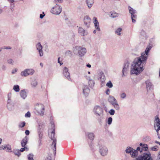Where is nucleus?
<instances>
[{
	"label": "nucleus",
	"instance_id": "1",
	"mask_svg": "<svg viewBox=\"0 0 160 160\" xmlns=\"http://www.w3.org/2000/svg\"><path fill=\"white\" fill-rule=\"evenodd\" d=\"M151 46L148 47L144 52L142 53L141 56L135 59L132 62L130 70L131 74L138 75L140 73L144 70V65L146 63L148 58V54L151 49Z\"/></svg>",
	"mask_w": 160,
	"mask_h": 160
},
{
	"label": "nucleus",
	"instance_id": "2",
	"mask_svg": "<svg viewBox=\"0 0 160 160\" xmlns=\"http://www.w3.org/2000/svg\"><path fill=\"white\" fill-rule=\"evenodd\" d=\"M93 112L98 118V121L101 122V119L103 118V110L102 108L99 106H96L93 108Z\"/></svg>",
	"mask_w": 160,
	"mask_h": 160
},
{
	"label": "nucleus",
	"instance_id": "3",
	"mask_svg": "<svg viewBox=\"0 0 160 160\" xmlns=\"http://www.w3.org/2000/svg\"><path fill=\"white\" fill-rule=\"evenodd\" d=\"M51 123L52 124V127L53 130L51 132V133H49V136L50 138L52 140H53L52 144L51 145V148L53 150H54V154L55 155L56 153L57 141L56 139L54 138V125L53 124V122H51Z\"/></svg>",
	"mask_w": 160,
	"mask_h": 160
},
{
	"label": "nucleus",
	"instance_id": "4",
	"mask_svg": "<svg viewBox=\"0 0 160 160\" xmlns=\"http://www.w3.org/2000/svg\"><path fill=\"white\" fill-rule=\"evenodd\" d=\"M78 51L79 56L82 57L87 52L86 48L80 46H76L73 48V51L74 52Z\"/></svg>",
	"mask_w": 160,
	"mask_h": 160
},
{
	"label": "nucleus",
	"instance_id": "5",
	"mask_svg": "<svg viewBox=\"0 0 160 160\" xmlns=\"http://www.w3.org/2000/svg\"><path fill=\"white\" fill-rule=\"evenodd\" d=\"M62 11V7L56 4V5L52 8L50 12L53 14L58 15L61 13Z\"/></svg>",
	"mask_w": 160,
	"mask_h": 160
},
{
	"label": "nucleus",
	"instance_id": "6",
	"mask_svg": "<svg viewBox=\"0 0 160 160\" xmlns=\"http://www.w3.org/2000/svg\"><path fill=\"white\" fill-rule=\"evenodd\" d=\"M36 109L37 112L39 115L43 116L44 113V107L42 104L37 105L36 107Z\"/></svg>",
	"mask_w": 160,
	"mask_h": 160
},
{
	"label": "nucleus",
	"instance_id": "7",
	"mask_svg": "<svg viewBox=\"0 0 160 160\" xmlns=\"http://www.w3.org/2000/svg\"><path fill=\"white\" fill-rule=\"evenodd\" d=\"M137 158L138 160H152L149 152L148 153H144L142 155L138 157Z\"/></svg>",
	"mask_w": 160,
	"mask_h": 160
},
{
	"label": "nucleus",
	"instance_id": "8",
	"mask_svg": "<svg viewBox=\"0 0 160 160\" xmlns=\"http://www.w3.org/2000/svg\"><path fill=\"white\" fill-rule=\"evenodd\" d=\"M34 72V70L32 69H27L21 72V75L22 77H27L28 75H32Z\"/></svg>",
	"mask_w": 160,
	"mask_h": 160
},
{
	"label": "nucleus",
	"instance_id": "9",
	"mask_svg": "<svg viewBox=\"0 0 160 160\" xmlns=\"http://www.w3.org/2000/svg\"><path fill=\"white\" fill-rule=\"evenodd\" d=\"M139 145L141 147H138L137 150H138L140 153H142L143 151H147L148 149V147L147 144L141 143Z\"/></svg>",
	"mask_w": 160,
	"mask_h": 160
},
{
	"label": "nucleus",
	"instance_id": "10",
	"mask_svg": "<svg viewBox=\"0 0 160 160\" xmlns=\"http://www.w3.org/2000/svg\"><path fill=\"white\" fill-rule=\"evenodd\" d=\"M99 152L102 156H105L108 153V148L105 146H100L99 147Z\"/></svg>",
	"mask_w": 160,
	"mask_h": 160
},
{
	"label": "nucleus",
	"instance_id": "11",
	"mask_svg": "<svg viewBox=\"0 0 160 160\" xmlns=\"http://www.w3.org/2000/svg\"><path fill=\"white\" fill-rule=\"evenodd\" d=\"M146 84L147 91L148 92H152L153 90V86L152 82L150 80H148L146 81Z\"/></svg>",
	"mask_w": 160,
	"mask_h": 160
},
{
	"label": "nucleus",
	"instance_id": "12",
	"mask_svg": "<svg viewBox=\"0 0 160 160\" xmlns=\"http://www.w3.org/2000/svg\"><path fill=\"white\" fill-rule=\"evenodd\" d=\"M63 75L65 78L69 81H71V79L70 77V73L68 72V69L66 67H64L63 70Z\"/></svg>",
	"mask_w": 160,
	"mask_h": 160
},
{
	"label": "nucleus",
	"instance_id": "13",
	"mask_svg": "<svg viewBox=\"0 0 160 160\" xmlns=\"http://www.w3.org/2000/svg\"><path fill=\"white\" fill-rule=\"evenodd\" d=\"M155 124L154 125V127L156 128V126L157 127V129H155L157 132L158 133V131L160 130V121L159 118L158 116H156L155 118Z\"/></svg>",
	"mask_w": 160,
	"mask_h": 160
},
{
	"label": "nucleus",
	"instance_id": "14",
	"mask_svg": "<svg viewBox=\"0 0 160 160\" xmlns=\"http://www.w3.org/2000/svg\"><path fill=\"white\" fill-rule=\"evenodd\" d=\"M36 48L39 52L40 56L41 57L43 55V52L42 50V47L40 42H39L36 45Z\"/></svg>",
	"mask_w": 160,
	"mask_h": 160
},
{
	"label": "nucleus",
	"instance_id": "15",
	"mask_svg": "<svg viewBox=\"0 0 160 160\" xmlns=\"http://www.w3.org/2000/svg\"><path fill=\"white\" fill-rule=\"evenodd\" d=\"M93 21L95 28L98 31H100V29L99 28V23L98 21L97 18L95 17H94L93 19Z\"/></svg>",
	"mask_w": 160,
	"mask_h": 160
},
{
	"label": "nucleus",
	"instance_id": "16",
	"mask_svg": "<svg viewBox=\"0 0 160 160\" xmlns=\"http://www.w3.org/2000/svg\"><path fill=\"white\" fill-rule=\"evenodd\" d=\"M90 90L86 85H84L83 87V92L84 95L86 96H88L90 92Z\"/></svg>",
	"mask_w": 160,
	"mask_h": 160
},
{
	"label": "nucleus",
	"instance_id": "17",
	"mask_svg": "<svg viewBox=\"0 0 160 160\" xmlns=\"http://www.w3.org/2000/svg\"><path fill=\"white\" fill-rule=\"evenodd\" d=\"M28 95V92L25 89H23L21 91L20 96L23 99H25Z\"/></svg>",
	"mask_w": 160,
	"mask_h": 160
},
{
	"label": "nucleus",
	"instance_id": "18",
	"mask_svg": "<svg viewBox=\"0 0 160 160\" xmlns=\"http://www.w3.org/2000/svg\"><path fill=\"white\" fill-rule=\"evenodd\" d=\"M91 22V19L88 16H86L84 18V22L85 25L88 27Z\"/></svg>",
	"mask_w": 160,
	"mask_h": 160
},
{
	"label": "nucleus",
	"instance_id": "19",
	"mask_svg": "<svg viewBox=\"0 0 160 160\" xmlns=\"http://www.w3.org/2000/svg\"><path fill=\"white\" fill-rule=\"evenodd\" d=\"M78 32L82 36H84L88 34V33L83 28L79 27L78 29Z\"/></svg>",
	"mask_w": 160,
	"mask_h": 160
},
{
	"label": "nucleus",
	"instance_id": "20",
	"mask_svg": "<svg viewBox=\"0 0 160 160\" xmlns=\"http://www.w3.org/2000/svg\"><path fill=\"white\" fill-rule=\"evenodd\" d=\"M138 150H137V148L136 150L134 149L133 148L132 151V152L130 154L132 158H135L137 157L138 154Z\"/></svg>",
	"mask_w": 160,
	"mask_h": 160
},
{
	"label": "nucleus",
	"instance_id": "21",
	"mask_svg": "<svg viewBox=\"0 0 160 160\" xmlns=\"http://www.w3.org/2000/svg\"><path fill=\"white\" fill-rule=\"evenodd\" d=\"M128 64L126 63L124 64L122 69V77H123L125 76L124 73L126 72L128 69Z\"/></svg>",
	"mask_w": 160,
	"mask_h": 160
},
{
	"label": "nucleus",
	"instance_id": "22",
	"mask_svg": "<svg viewBox=\"0 0 160 160\" xmlns=\"http://www.w3.org/2000/svg\"><path fill=\"white\" fill-rule=\"evenodd\" d=\"M28 138L27 136H25L22 140L21 141V145L22 147H25V146L27 144L28 141Z\"/></svg>",
	"mask_w": 160,
	"mask_h": 160
},
{
	"label": "nucleus",
	"instance_id": "23",
	"mask_svg": "<svg viewBox=\"0 0 160 160\" xmlns=\"http://www.w3.org/2000/svg\"><path fill=\"white\" fill-rule=\"evenodd\" d=\"M140 33V38L142 39H146L147 38V37L146 33L144 30H141Z\"/></svg>",
	"mask_w": 160,
	"mask_h": 160
},
{
	"label": "nucleus",
	"instance_id": "24",
	"mask_svg": "<svg viewBox=\"0 0 160 160\" xmlns=\"http://www.w3.org/2000/svg\"><path fill=\"white\" fill-rule=\"evenodd\" d=\"M86 134L88 138L91 140H93L94 138L95 135L93 133L88 132Z\"/></svg>",
	"mask_w": 160,
	"mask_h": 160
},
{
	"label": "nucleus",
	"instance_id": "25",
	"mask_svg": "<svg viewBox=\"0 0 160 160\" xmlns=\"http://www.w3.org/2000/svg\"><path fill=\"white\" fill-rule=\"evenodd\" d=\"M98 79H100L102 82L105 81V76L104 74L102 72H100L99 73Z\"/></svg>",
	"mask_w": 160,
	"mask_h": 160
},
{
	"label": "nucleus",
	"instance_id": "26",
	"mask_svg": "<svg viewBox=\"0 0 160 160\" xmlns=\"http://www.w3.org/2000/svg\"><path fill=\"white\" fill-rule=\"evenodd\" d=\"M108 101L112 104L113 103L117 101L114 97L111 96H109L108 99Z\"/></svg>",
	"mask_w": 160,
	"mask_h": 160
},
{
	"label": "nucleus",
	"instance_id": "27",
	"mask_svg": "<svg viewBox=\"0 0 160 160\" xmlns=\"http://www.w3.org/2000/svg\"><path fill=\"white\" fill-rule=\"evenodd\" d=\"M12 95L11 92L9 93L8 94V100L7 101V104L13 103V102L11 100Z\"/></svg>",
	"mask_w": 160,
	"mask_h": 160
},
{
	"label": "nucleus",
	"instance_id": "28",
	"mask_svg": "<svg viewBox=\"0 0 160 160\" xmlns=\"http://www.w3.org/2000/svg\"><path fill=\"white\" fill-rule=\"evenodd\" d=\"M86 2L88 8H90L94 3L93 0H87Z\"/></svg>",
	"mask_w": 160,
	"mask_h": 160
},
{
	"label": "nucleus",
	"instance_id": "29",
	"mask_svg": "<svg viewBox=\"0 0 160 160\" xmlns=\"http://www.w3.org/2000/svg\"><path fill=\"white\" fill-rule=\"evenodd\" d=\"M7 107L8 109L10 111H12L14 109L13 103L7 104Z\"/></svg>",
	"mask_w": 160,
	"mask_h": 160
},
{
	"label": "nucleus",
	"instance_id": "30",
	"mask_svg": "<svg viewBox=\"0 0 160 160\" xmlns=\"http://www.w3.org/2000/svg\"><path fill=\"white\" fill-rule=\"evenodd\" d=\"M89 80L88 82V84L89 87L92 88L94 86V85L95 84L93 80L89 79V78H90L89 77Z\"/></svg>",
	"mask_w": 160,
	"mask_h": 160
},
{
	"label": "nucleus",
	"instance_id": "31",
	"mask_svg": "<svg viewBox=\"0 0 160 160\" xmlns=\"http://www.w3.org/2000/svg\"><path fill=\"white\" fill-rule=\"evenodd\" d=\"M128 9L129 12L131 14V16L136 13H137L136 11L130 6L128 7Z\"/></svg>",
	"mask_w": 160,
	"mask_h": 160
},
{
	"label": "nucleus",
	"instance_id": "32",
	"mask_svg": "<svg viewBox=\"0 0 160 160\" xmlns=\"http://www.w3.org/2000/svg\"><path fill=\"white\" fill-rule=\"evenodd\" d=\"M38 81L36 79L32 80L31 83V85L33 88L36 87L38 85Z\"/></svg>",
	"mask_w": 160,
	"mask_h": 160
},
{
	"label": "nucleus",
	"instance_id": "33",
	"mask_svg": "<svg viewBox=\"0 0 160 160\" xmlns=\"http://www.w3.org/2000/svg\"><path fill=\"white\" fill-rule=\"evenodd\" d=\"M112 105L113 106L115 109L117 110H119L120 109V107L119 105L118 104V103L117 101L115 102L114 103H113Z\"/></svg>",
	"mask_w": 160,
	"mask_h": 160
},
{
	"label": "nucleus",
	"instance_id": "34",
	"mask_svg": "<svg viewBox=\"0 0 160 160\" xmlns=\"http://www.w3.org/2000/svg\"><path fill=\"white\" fill-rule=\"evenodd\" d=\"M110 13L111 14L110 16L112 18L117 17H118L119 15V14L118 13L114 12H111Z\"/></svg>",
	"mask_w": 160,
	"mask_h": 160
},
{
	"label": "nucleus",
	"instance_id": "35",
	"mask_svg": "<svg viewBox=\"0 0 160 160\" xmlns=\"http://www.w3.org/2000/svg\"><path fill=\"white\" fill-rule=\"evenodd\" d=\"M132 149V148L130 147H128L125 150V152L126 153H129L130 154Z\"/></svg>",
	"mask_w": 160,
	"mask_h": 160
},
{
	"label": "nucleus",
	"instance_id": "36",
	"mask_svg": "<svg viewBox=\"0 0 160 160\" xmlns=\"http://www.w3.org/2000/svg\"><path fill=\"white\" fill-rule=\"evenodd\" d=\"M13 90L16 92H18L20 91L19 87L18 85H14L13 87Z\"/></svg>",
	"mask_w": 160,
	"mask_h": 160
},
{
	"label": "nucleus",
	"instance_id": "37",
	"mask_svg": "<svg viewBox=\"0 0 160 160\" xmlns=\"http://www.w3.org/2000/svg\"><path fill=\"white\" fill-rule=\"evenodd\" d=\"M38 134L40 139H42V132L40 128L38 129Z\"/></svg>",
	"mask_w": 160,
	"mask_h": 160
},
{
	"label": "nucleus",
	"instance_id": "38",
	"mask_svg": "<svg viewBox=\"0 0 160 160\" xmlns=\"http://www.w3.org/2000/svg\"><path fill=\"white\" fill-rule=\"evenodd\" d=\"M131 18L132 22L135 23L136 22V19L137 18V15L136 13L131 16Z\"/></svg>",
	"mask_w": 160,
	"mask_h": 160
},
{
	"label": "nucleus",
	"instance_id": "39",
	"mask_svg": "<svg viewBox=\"0 0 160 160\" xmlns=\"http://www.w3.org/2000/svg\"><path fill=\"white\" fill-rule=\"evenodd\" d=\"M33 154L32 153H30L28 155V160H34Z\"/></svg>",
	"mask_w": 160,
	"mask_h": 160
},
{
	"label": "nucleus",
	"instance_id": "40",
	"mask_svg": "<svg viewBox=\"0 0 160 160\" xmlns=\"http://www.w3.org/2000/svg\"><path fill=\"white\" fill-rule=\"evenodd\" d=\"M122 29L121 28H118L115 31V33L118 35H121V32Z\"/></svg>",
	"mask_w": 160,
	"mask_h": 160
},
{
	"label": "nucleus",
	"instance_id": "41",
	"mask_svg": "<svg viewBox=\"0 0 160 160\" xmlns=\"http://www.w3.org/2000/svg\"><path fill=\"white\" fill-rule=\"evenodd\" d=\"M158 147L157 146H155L153 147L150 148V149L152 151H157L158 150Z\"/></svg>",
	"mask_w": 160,
	"mask_h": 160
},
{
	"label": "nucleus",
	"instance_id": "42",
	"mask_svg": "<svg viewBox=\"0 0 160 160\" xmlns=\"http://www.w3.org/2000/svg\"><path fill=\"white\" fill-rule=\"evenodd\" d=\"M120 97L122 99H125L126 96V94L124 92H122L120 93Z\"/></svg>",
	"mask_w": 160,
	"mask_h": 160
},
{
	"label": "nucleus",
	"instance_id": "43",
	"mask_svg": "<svg viewBox=\"0 0 160 160\" xmlns=\"http://www.w3.org/2000/svg\"><path fill=\"white\" fill-rule=\"evenodd\" d=\"M13 152L15 155H17L18 156H19L21 154L19 150H14L13 151Z\"/></svg>",
	"mask_w": 160,
	"mask_h": 160
},
{
	"label": "nucleus",
	"instance_id": "44",
	"mask_svg": "<svg viewBox=\"0 0 160 160\" xmlns=\"http://www.w3.org/2000/svg\"><path fill=\"white\" fill-rule=\"evenodd\" d=\"M106 86L109 88H112L113 87V84L111 82L109 81L107 83Z\"/></svg>",
	"mask_w": 160,
	"mask_h": 160
},
{
	"label": "nucleus",
	"instance_id": "45",
	"mask_svg": "<svg viewBox=\"0 0 160 160\" xmlns=\"http://www.w3.org/2000/svg\"><path fill=\"white\" fill-rule=\"evenodd\" d=\"M65 54L67 55H68L70 57L72 56V52L70 50H68L66 52Z\"/></svg>",
	"mask_w": 160,
	"mask_h": 160
},
{
	"label": "nucleus",
	"instance_id": "46",
	"mask_svg": "<svg viewBox=\"0 0 160 160\" xmlns=\"http://www.w3.org/2000/svg\"><path fill=\"white\" fill-rule=\"evenodd\" d=\"M25 124L26 123L25 122H22L19 123L18 125L19 127L21 128H23L25 126Z\"/></svg>",
	"mask_w": 160,
	"mask_h": 160
},
{
	"label": "nucleus",
	"instance_id": "47",
	"mask_svg": "<svg viewBox=\"0 0 160 160\" xmlns=\"http://www.w3.org/2000/svg\"><path fill=\"white\" fill-rule=\"evenodd\" d=\"M112 119L111 117H109L108 119V124L109 125H111L112 123Z\"/></svg>",
	"mask_w": 160,
	"mask_h": 160
},
{
	"label": "nucleus",
	"instance_id": "48",
	"mask_svg": "<svg viewBox=\"0 0 160 160\" xmlns=\"http://www.w3.org/2000/svg\"><path fill=\"white\" fill-rule=\"evenodd\" d=\"M108 112L111 115H113L115 114V111L114 109H111Z\"/></svg>",
	"mask_w": 160,
	"mask_h": 160
},
{
	"label": "nucleus",
	"instance_id": "49",
	"mask_svg": "<svg viewBox=\"0 0 160 160\" xmlns=\"http://www.w3.org/2000/svg\"><path fill=\"white\" fill-rule=\"evenodd\" d=\"M75 35L73 33L72 36V37H70V39H71V41H72V42H74L75 41Z\"/></svg>",
	"mask_w": 160,
	"mask_h": 160
},
{
	"label": "nucleus",
	"instance_id": "50",
	"mask_svg": "<svg viewBox=\"0 0 160 160\" xmlns=\"http://www.w3.org/2000/svg\"><path fill=\"white\" fill-rule=\"evenodd\" d=\"M7 62L9 64H13L14 62L13 60L11 58H9L7 60Z\"/></svg>",
	"mask_w": 160,
	"mask_h": 160
},
{
	"label": "nucleus",
	"instance_id": "51",
	"mask_svg": "<svg viewBox=\"0 0 160 160\" xmlns=\"http://www.w3.org/2000/svg\"><path fill=\"white\" fill-rule=\"evenodd\" d=\"M51 154H48V156L47 157L45 160H52L51 156Z\"/></svg>",
	"mask_w": 160,
	"mask_h": 160
},
{
	"label": "nucleus",
	"instance_id": "52",
	"mask_svg": "<svg viewBox=\"0 0 160 160\" xmlns=\"http://www.w3.org/2000/svg\"><path fill=\"white\" fill-rule=\"evenodd\" d=\"M14 7V3H11L10 4V8L11 10V11H13V8Z\"/></svg>",
	"mask_w": 160,
	"mask_h": 160
},
{
	"label": "nucleus",
	"instance_id": "53",
	"mask_svg": "<svg viewBox=\"0 0 160 160\" xmlns=\"http://www.w3.org/2000/svg\"><path fill=\"white\" fill-rule=\"evenodd\" d=\"M58 2L61 3L62 2V0H55L54 1V2L55 3H57Z\"/></svg>",
	"mask_w": 160,
	"mask_h": 160
},
{
	"label": "nucleus",
	"instance_id": "54",
	"mask_svg": "<svg viewBox=\"0 0 160 160\" xmlns=\"http://www.w3.org/2000/svg\"><path fill=\"white\" fill-rule=\"evenodd\" d=\"M30 113L29 112H28L25 115L26 117H30Z\"/></svg>",
	"mask_w": 160,
	"mask_h": 160
},
{
	"label": "nucleus",
	"instance_id": "55",
	"mask_svg": "<svg viewBox=\"0 0 160 160\" xmlns=\"http://www.w3.org/2000/svg\"><path fill=\"white\" fill-rule=\"evenodd\" d=\"M45 14H44V12H42V14H40V18L41 19H42L45 16Z\"/></svg>",
	"mask_w": 160,
	"mask_h": 160
},
{
	"label": "nucleus",
	"instance_id": "56",
	"mask_svg": "<svg viewBox=\"0 0 160 160\" xmlns=\"http://www.w3.org/2000/svg\"><path fill=\"white\" fill-rule=\"evenodd\" d=\"M110 92V90L109 89H108L106 91V93L107 95H108L109 94V93Z\"/></svg>",
	"mask_w": 160,
	"mask_h": 160
},
{
	"label": "nucleus",
	"instance_id": "57",
	"mask_svg": "<svg viewBox=\"0 0 160 160\" xmlns=\"http://www.w3.org/2000/svg\"><path fill=\"white\" fill-rule=\"evenodd\" d=\"M24 148H21L20 150V152H23L25 150V148H26V147H23Z\"/></svg>",
	"mask_w": 160,
	"mask_h": 160
},
{
	"label": "nucleus",
	"instance_id": "58",
	"mask_svg": "<svg viewBox=\"0 0 160 160\" xmlns=\"http://www.w3.org/2000/svg\"><path fill=\"white\" fill-rule=\"evenodd\" d=\"M30 132L28 130H26L25 132V133L26 135H28L29 134Z\"/></svg>",
	"mask_w": 160,
	"mask_h": 160
},
{
	"label": "nucleus",
	"instance_id": "59",
	"mask_svg": "<svg viewBox=\"0 0 160 160\" xmlns=\"http://www.w3.org/2000/svg\"><path fill=\"white\" fill-rule=\"evenodd\" d=\"M60 57L58 58V62L60 64V65H62L63 64V63L60 62Z\"/></svg>",
	"mask_w": 160,
	"mask_h": 160
},
{
	"label": "nucleus",
	"instance_id": "60",
	"mask_svg": "<svg viewBox=\"0 0 160 160\" xmlns=\"http://www.w3.org/2000/svg\"><path fill=\"white\" fill-rule=\"evenodd\" d=\"M1 147L2 149V150H4L6 148V147L5 146H3V145L1 146Z\"/></svg>",
	"mask_w": 160,
	"mask_h": 160
},
{
	"label": "nucleus",
	"instance_id": "61",
	"mask_svg": "<svg viewBox=\"0 0 160 160\" xmlns=\"http://www.w3.org/2000/svg\"><path fill=\"white\" fill-rule=\"evenodd\" d=\"M9 2H11V3H14L13 2H14V0H8V1Z\"/></svg>",
	"mask_w": 160,
	"mask_h": 160
},
{
	"label": "nucleus",
	"instance_id": "62",
	"mask_svg": "<svg viewBox=\"0 0 160 160\" xmlns=\"http://www.w3.org/2000/svg\"><path fill=\"white\" fill-rule=\"evenodd\" d=\"M5 49H11V47L10 46L6 47L5 48Z\"/></svg>",
	"mask_w": 160,
	"mask_h": 160
},
{
	"label": "nucleus",
	"instance_id": "63",
	"mask_svg": "<svg viewBox=\"0 0 160 160\" xmlns=\"http://www.w3.org/2000/svg\"><path fill=\"white\" fill-rule=\"evenodd\" d=\"M6 148H7V150H8L7 151L9 152L10 150H11V148H9L8 147H6Z\"/></svg>",
	"mask_w": 160,
	"mask_h": 160
},
{
	"label": "nucleus",
	"instance_id": "64",
	"mask_svg": "<svg viewBox=\"0 0 160 160\" xmlns=\"http://www.w3.org/2000/svg\"><path fill=\"white\" fill-rule=\"evenodd\" d=\"M158 158H159V159L160 160V152L158 153Z\"/></svg>",
	"mask_w": 160,
	"mask_h": 160
}]
</instances>
